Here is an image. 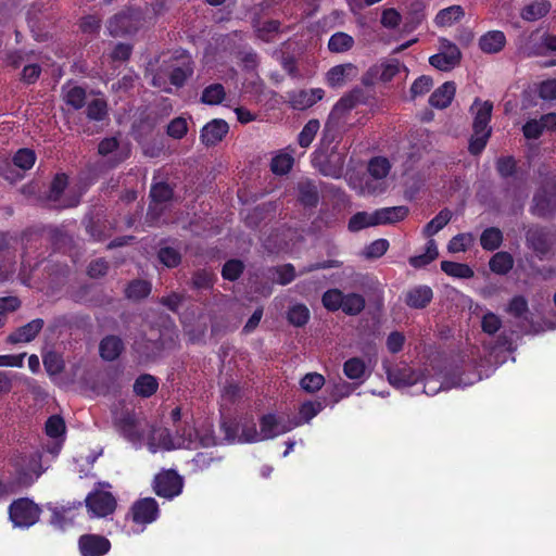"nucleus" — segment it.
<instances>
[{"instance_id": "f257e3e1", "label": "nucleus", "mask_w": 556, "mask_h": 556, "mask_svg": "<svg viewBox=\"0 0 556 556\" xmlns=\"http://www.w3.org/2000/svg\"><path fill=\"white\" fill-rule=\"evenodd\" d=\"M179 334L175 327H151L150 332L137 336L130 345V356L138 366L156 363L165 352L178 346Z\"/></svg>"}, {"instance_id": "f03ea898", "label": "nucleus", "mask_w": 556, "mask_h": 556, "mask_svg": "<svg viewBox=\"0 0 556 556\" xmlns=\"http://www.w3.org/2000/svg\"><path fill=\"white\" fill-rule=\"evenodd\" d=\"M9 519L15 528L28 529L36 525L42 513L40 506L28 497H20L9 505Z\"/></svg>"}, {"instance_id": "7ed1b4c3", "label": "nucleus", "mask_w": 556, "mask_h": 556, "mask_svg": "<svg viewBox=\"0 0 556 556\" xmlns=\"http://www.w3.org/2000/svg\"><path fill=\"white\" fill-rule=\"evenodd\" d=\"M530 213L539 218H551L556 214V182H545L533 194Z\"/></svg>"}, {"instance_id": "20e7f679", "label": "nucleus", "mask_w": 556, "mask_h": 556, "mask_svg": "<svg viewBox=\"0 0 556 556\" xmlns=\"http://www.w3.org/2000/svg\"><path fill=\"white\" fill-rule=\"evenodd\" d=\"M195 68L192 56L186 51L175 54L169 64L168 79L176 88H182L193 76Z\"/></svg>"}, {"instance_id": "39448f33", "label": "nucleus", "mask_w": 556, "mask_h": 556, "mask_svg": "<svg viewBox=\"0 0 556 556\" xmlns=\"http://www.w3.org/2000/svg\"><path fill=\"white\" fill-rule=\"evenodd\" d=\"M184 488L182 478L177 471L169 469L160 472L153 481V490L160 497L172 500L178 496Z\"/></svg>"}, {"instance_id": "423d86ee", "label": "nucleus", "mask_w": 556, "mask_h": 556, "mask_svg": "<svg viewBox=\"0 0 556 556\" xmlns=\"http://www.w3.org/2000/svg\"><path fill=\"white\" fill-rule=\"evenodd\" d=\"M526 244L533 251L538 258L544 260L552 251L549 230L541 225H531L526 230Z\"/></svg>"}, {"instance_id": "0eeeda50", "label": "nucleus", "mask_w": 556, "mask_h": 556, "mask_svg": "<svg viewBox=\"0 0 556 556\" xmlns=\"http://www.w3.org/2000/svg\"><path fill=\"white\" fill-rule=\"evenodd\" d=\"M86 507L93 517H106L114 513L116 500L106 491L90 492L85 498Z\"/></svg>"}, {"instance_id": "6e6552de", "label": "nucleus", "mask_w": 556, "mask_h": 556, "mask_svg": "<svg viewBox=\"0 0 556 556\" xmlns=\"http://www.w3.org/2000/svg\"><path fill=\"white\" fill-rule=\"evenodd\" d=\"M111 541L101 534L86 533L78 539L80 556H104L111 551Z\"/></svg>"}, {"instance_id": "1a4fd4ad", "label": "nucleus", "mask_w": 556, "mask_h": 556, "mask_svg": "<svg viewBox=\"0 0 556 556\" xmlns=\"http://www.w3.org/2000/svg\"><path fill=\"white\" fill-rule=\"evenodd\" d=\"M299 425V422L294 425L289 421L287 422L274 413L265 414L260 418L262 440L264 441L275 439L280 434H285L291 431L295 426Z\"/></svg>"}, {"instance_id": "9d476101", "label": "nucleus", "mask_w": 556, "mask_h": 556, "mask_svg": "<svg viewBox=\"0 0 556 556\" xmlns=\"http://www.w3.org/2000/svg\"><path fill=\"white\" fill-rule=\"evenodd\" d=\"M386 374L390 384L399 389L414 386L420 380V374L406 363L386 367Z\"/></svg>"}, {"instance_id": "9b49d317", "label": "nucleus", "mask_w": 556, "mask_h": 556, "mask_svg": "<svg viewBox=\"0 0 556 556\" xmlns=\"http://www.w3.org/2000/svg\"><path fill=\"white\" fill-rule=\"evenodd\" d=\"M130 514L137 525L152 523L159 518V504L153 497L140 498L132 504Z\"/></svg>"}, {"instance_id": "f8f14e48", "label": "nucleus", "mask_w": 556, "mask_h": 556, "mask_svg": "<svg viewBox=\"0 0 556 556\" xmlns=\"http://www.w3.org/2000/svg\"><path fill=\"white\" fill-rule=\"evenodd\" d=\"M118 432L132 444H140L143 440V430L139 426L138 418L134 412H125L115 421Z\"/></svg>"}, {"instance_id": "ddd939ff", "label": "nucleus", "mask_w": 556, "mask_h": 556, "mask_svg": "<svg viewBox=\"0 0 556 556\" xmlns=\"http://www.w3.org/2000/svg\"><path fill=\"white\" fill-rule=\"evenodd\" d=\"M443 47L445 48V52L431 55L429 58V63L431 66L446 72L460 62L462 53L455 43L446 39L443 40Z\"/></svg>"}, {"instance_id": "4468645a", "label": "nucleus", "mask_w": 556, "mask_h": 556, "mask_svg": "<svg viewBox=\"0 0 556 556\" xmlns=\"http://www.w3.org/2000/svg\"><path fill=\"white\" fill-rule=\"evenodd\" d=\"M545 130H556V113H547L538 119H529L522 126V134L529 140L539 139Z\"/></svg>"}, {"instance_id": "2eb2a0df", "label": "nucleus", "mask_w": 556, "mask_h": 556, "mask_svg": "<svg viewBox=\"0 0 556 556\" xmlns=\"http://www.w3.org/2000/svg\"><path fill=\"white\" fill-rule=\"evenodd\" d=\"M229 125L223 118H214L206 123L200 131V140L205 147H214L228 134Z\"/></svg>"}, {"instance_id": "dca6fc26", "label": "nucleus", "mask_w": 556, "mask_h": 556, "mask_svg": "<svg viewBox=\"0 0 556 556\" xmlns=\"http://www.w3.org/2000/svg\"><path fill=\"white\" fill-rule=\"evenodd\" d=\"M368 101V96L366 91L361 87L353 88L350 92L345 93L343 97L339 99V101L334 104L330 117L332 116H342L349 113L351 110L355 109L359 104H366Z\"/></svg>"}, {"instance_id": "f3484780", "label": "nucleus", "mask_w": 556, "mask_h": 556, "mask_svg": "<svg viewBox=\"0 0 556 556\" xmlns=\"http://www.w3.org/2000/svg\"><path fill=\"white\" fill-rule=\"evenodd\" d=\"M43 327L45 320L42 318H35L11 332L7 338V342L10 344L29 343L35 340Z\"/></svg>"}, {"instance_id": "a211bd4d", "label": "nucleus", "mask_w": 556, "mask_h": 556, "mask_svg": "<svg viewBox=\"0 0 556 556\" xmlns=\"http://www.w3.org/2000/svg\"><path fill=\"white\" fill-rule=\"evenodd\" d=\"M357 67L352 63L339 64L331 67L326 74L327 85L331 88H341L356 77Z\"/></svg>"}, {"instance_id": "6ab92c4d", "label": "nucleus", "mask_w": 556, "mask_h": 556, "mask_svg": "<svg viewBox=\"0 0 556 556\" xmlns=\"http://www.w3.org/2000/svg\"><path fill=\"white\" fill-rule=\"evenodd\" d=\"M433 299V291L429 286L419 285L407 290L405 304L414 309L426 308Z\"/></svg>"}, {"instance_id": "aec40b11", "label": "nucleus", "mask_w": 556, "mask_h": 556, "mask_svg": "<svg viewBox=\"0 0 556 556\" xmlns=\"http://www.w3.org/2000/svg\"><path fill=\"white\" fill-rule=\"evenodd\" d=\"M125 350L124 341L115 334L103 337L99 343V354L103 361H116Z\"/></svg>"}, {"instance_id": "412c9836", "label": "nucleus", "mask_w": 556, "mask_h": 556, "mask_svg": "<svg viewBox=\"0 0 556 556\" xmlns=\"http://www.w3.org/2000/svg\"><path fill=\"white\" fill-rule=\"evenodd\" d=\"M471 110H476L472 123L473 131H489V129H491V127H489V124L492 116L493 103L491 101L481 102L479 99H476L473 104L471 105Z\"/></svg>"}, {"instance_id": "4be33fe9", "label": "nucleus", "mask_w": 556, "mask_h": 556, "mask_svg": "<svg viewBox=\"0 0 556 556\" xmlns=\"http://www.w3.org/2000/svg\"><path fill=\"white\" fill-rule=\"evenodd\" d=\"M160 387V380L157 377L143 372L140 374L134 381L132 392L140 399H150L153 396Z\"/></svg>"}, {"instance_id": "5701e85b", "label": "nucleus", "mask_w": 556, "mask_h": 556, "mask_svg": "<svg viewBox=\"0 0 556 556\" xmlns=\"http://www.w3.org/2000/svg\"><path fill=\"white\" fill-rule=\"evenodd\" d=\"M374 213V224H377V226L391 225L404 220L409 214V208L405 205H399L378 208Z\"/></svg>"}, {"instance_id": "b1692460", "label": "nucleus", "mask_w": 556, "mask_h": 556, "mask_svg": "<svg viewBox=\"0 0 556 556\" xmlns=\"http://www.w3.org/2000/svg\"><path fill=\"white\" fill-rule=\"evenodd\" d=\"M479 48L486 54L501 52L506 46V36L502 30H489L479 38Z\"/></svg>"}, {"instance_id": "393cba45", "label": "nucleus", "mask_w": 556, "mask_h": 556, "mask_svg": "<svg viewBox=\"0 0 556 556\" xmlns=\"http://www.w3.org/2000/svg\"><path fill=\"white\" fill-rule=\"evenodd\" d=\"M455 92V83L445 81L431 93L429 97V104L435 109H446L452 103Z\"/></svg>"}, {"instance_id": "a878e982", "label": "nucleus", "mask_w": 556, "mask_h": 556, "mask_svg": "<svg viewBox=\"0 0 556 556\" xmlns=\"http://www.w3.org/2000/svg\"><path fill=\"white\" fill-rule=\"evenodd\" d=\"M367 367L363 358L354 356L346 359L343 364V374L350 380L357 381L354 386L363 383L367 377Z\"/></svg>"}, {"instance_id": "bb28decb", "label": "nucleus", "mask_w": 556, "mask_h": 556, "mask_svg": "<svg viewBox=\"0 0 556 556\" xmlns=\"http://www.w3.org/2000/svg\"><path fill=\"white\" fill-rule=\"evenodd\" d=\"M464 16L465 10L463 7L454 4L440 10L434 17V23L438 27H448L459 22Z\"/></svg>"}, {"instance_id": "cd10ccee", "label": "nucleus", "mask_w": 556, "mask_h": 556, "mask_svg": "<svg viewBox=\"0 0 556 556\" xmlns=\"http://www.w3.org/2000/svg\"><path fill=\"white\" fill-rule=\"evenodd\" d=\"M298 200L304 207H316L319 202V192L316 185L311 181H301L298 185Z\"/></svg>"}, {"instance_id": "c85d7f7f", "label": "nucleus", "mask_w": 556, "mask_h": 556, "mask_svg": "<svg viewBox=\"0 0 556 556\" xmlns=\"http://www.w3.org/2000/svg\"><path fill=\"white\" fill-rule=\"evenodd\" d=\"M551 7L548 0H534L522 8L520 16L527 22H534L544 17L549 12Z\"/></svg>"}, {"instance_id": "c756f323", "label": "nucleus", "mask_w": 556, "mask_h": 556, "mask_svg": "<svg viewBox=\"0 0 556 556\" xmlns=\"http://www.w3.org/2000/svg\"><path fill=\"white\" fill-rule=\"evenodd\" d=\"M81 506V503H73L72 505L55 506L51 508L50 523L56 528L65 529L67 526L73 523L72 518H67V514L73 509Z\"/></svg>"}, {"instance_id": "7c9ffc66", "label": "nucleus", "mask_w": 556, "mask_h": 556, "mask_svg": "<svg viewBox=\"0 0 556 556\" xmlns=\"http://www.w3.org/2000/svg\"><path fill=\"white\" fill-rule=\"evenodd\" d=\"M452 212L445 207L441 210L422 229V233L427 238H431L442 230L452 219Z\"/></svg>"}, {"instance_id": "2f4dec72", "label": "nucleus", "mask_w": 556, "mask_h": 556, "mask_svg": "<svg viewBox=\"0 0 556 556\" xmlns=\"http://www.w3.org/2000/svg\"><path fill=\"white\" fill-rule=\"evenodd\" d=\"M225 87L220 83H214L202 90L200 101L206 105H218L225 100Z\"/></svg>"}, {"instance_id": "473e14b6", "label": "nucleus", "mask_w": 556, "mask_h": 556, "mask_svg": "<svg viewBox=\"0 0 556 556\" xmlns=\"http://www.w3.org/2000/svg\"><path fill=\"white\" fill-rule=\"evenodd\" d=\"M151 293V283L143 279H134L125 288V296L131 301H140Z\"/></svg>"}, {"instance_id": "72a5a7b5", "label": "nucleus", "mask_w": 556, "mask_h": 556, "mask_svg": "<svg viewBox=\"0 0 556 556\" xmlns=\"http://www.w3.org/2000/svg\"><path fill=\"white\" fill-rule=\"evenodd\" d=\"M365 306L366 300L362 294L350 292L344 294L341 309L345 315L357 316L364 311Z\"/></svg>"}, {"instance_id": "f704fd0d", "label": "nucleus", "mask_w": 556, "mask_h": 556, "mask_svg": "<svg viewBox=\"0 0 556 556\" xmlns=\"http://www.w3.org/2000/svg\"><path fill=\"white\" fill-rule=\"evenodd\" d=\"M503 232L497 227H489L484 229L480 236V244L485 251H495L503 243Z\"/></svg>"}, {"instance_id": "c9c22d12", "label": "nucleus", "mask_w": 556, "mask_h": 556, "mask_svg": "<svg viewBox=\"0 0 556 556\" xmlns=\"http://www.w3.org/2000/svg\"><path fill=\"white\" fill-rule=\"evenodd\" d=\"M489 266L494 274L506 275L514 266V258L508 252H497L490 258Z\"/></svg>"}, {"instance_id": "e433bc0d", "label": "nucleus", "mask_w": 556, "mask_h": 556, "mask_svg": "<svg viewBox=\"0 0 556 556\" xmlns=\"http://www.w3.org/2000/svg\"><path fill=\"white\" fill-rule=\"evenodd\" d=\"M354 43V38L351 35L337 31L328 40V50L333 53H343L351 50Z\"/></svg>"}, {"instance_id": "4c0bfd02", "label": "nucleus", "mask_w": 556, "mask_h": 556, "mask_svg": "<svg viewBox=\"0 0 556 556\" xmlns=\"http://www.w3.org/2000/svg\"><path fill=\"white\" fill-rule=\"evenodd\" d=\"M441 270L447 276L462 279H469L475 275L473 269L469 265L452 261H442Z\"/></svg>"}, {"instance_id": "58836bf2", "label": "nucleus", "mask_w": 556, "mask_h": 556, "mask_svg": "<svg viewBox=\"0 0 556 556\" xmlns=\"http://www.w3.org/2000/svg\"><path fill=\"white\" fill-rule=\"evenodd\" d=\"M68 186V176L64 173H58L51 180L47 192V200L56 203L61 200L62 194Z\"/></svg>"}, {"instance_id": "ea45409f", "label": "nucleus", "mask_w": 556, "mask_h": 556, "mask_svg": "<svg viewBox=\"0 0 556 556\" xmlns=\"http://www.w3.org/2000/svg\"><path fill=\"white\" fill-rule=\"evenodd\" d=\"M309 309L305 304L298 303L289 307L287 319L294 327H303L309 320Z\"/></svg>"}, {"instance_id": "a19ab883", "label": "nucleus", "mask_w": 556, "mask_h": 556, "mask_svg": "<svg viewBox=\"0 0 556 556\" xmlns=\"http://www.w3.org/2000/svg\"><path fill=\"white\" fill-rule=\"evenodd\" d=\"M218 462H220V457H214L212 452H199L190 462L191 471L201 473Z\"/></svg>"}, {"instance_id": "79ce46f5", "label": "nucleus", "mask_w": 556, "mask_h": 556, "mask_svg": "<svg viewBox=\"0 0 556 556\" xmlns=\"http://www.w3.org/2000/svg\"><path fill=\"white\" fill-rule=\"evenodd\" d=\"M86 116L89 121L102 122L108 116V103L102 98L92 99L86 109Z\"/></svg>"}, {"instance_id": "37998d69", "label": "nucleus", "mask_w": 556, "mask_h": 556, "mask_svg": "<svg viewBox=\"0 0 556 556\" xmlns=\"http://www.w3.org/2000/svg\"><path fill=\"white\" fill-rule=\"evenodd\" d=\"M344 294L340 289H329L324 292L321 303L327 311L337 312L342 307Z\"/></svg>"}, {"instance_id": "c03bdc74", "label": "nucleus", "mask_w": 556, "mask_h": 556, "mask_svg": "<svg viewBox=\"0 0 556 556\" xmlns=\"http://www.w3.org/2000/svg\"><path fill=\"white\" fill-rule=\"evenodd\" d=\"M320 128V123L316 118L309 119L298 136V142L302 148H308Z\"/></svg>"}, {"instance_id": "a18cd8bd", "label": "nucleus", "mask_w": 556, "mask_h": 556, "mask_svg": "<svg viewBox=\"0 0 556 556\" xmlns=\"http://www.w3.org/2000/svg\"><path fill=\"white\" fill-rule=\"evenodd\" d=\"M293 163L294 159L292 157V155L281 152L271 159L270 170L275 175L282 176L291 170Z\"/></svg>"}, {"instance_id": "49530a36", "label": "nucleus", "mask_w": 556, "mask_h": 556, "mask_svg": "<svg viewBox=\"0 0 556 556\" xmlns=\"http://www.w3.org/2000/svg\"><path fill=\"white\" fill-rule=\"evenodd\" d=\"M244 268V263L241 260H228L223 265L222 277L228 281H236L242 276Z\"/></svg>"}, {"instance_id": "de8ad7c7", "label": "nucleus", "mask_w": 556, "mask_h": 556, "mask_svg": "<svg viewBox=\"0 0 556 556\" xmlns=\"http://www.w3.org/2000/svg\"><path fill=\"white\" fill-rule=\"evenodd\" d=\"M391 169V164L387 157L375 156L368 163V173L375 179L386 178Z\"/></svg>"}, {"instance_id": "09e8293b", "label": "nucleus", "mask_w": 556, "mask_h": 556, "mask_svg": "<svg viewBox=\"0 0 556 556\" xmlns=\"http://www.w3.org/2000/svg\"><path fill=\"white\" fill-rule=\"evenodd\" d=\"M36 159L37 156L34 150L22 148L14 153L12 162L16 167L28 170L34 166Z\"/></svg>"}, {"instance_id": "8fccbe9b", "label": "nucleus", "mask_w": 556, "mask_h": 556, "mask_svg": "<svg viewBox=\"0 0 556 556\" xmlns=\"http://www.w3.org/2000/svg\"><path fill=\"white\" fill-rule=\"evenodd\" d=\"M150 197L152 202L162 204L173 199L174 189L167 182H156L151 186Z\"/></svg>"}, {"instance_id": "3c124183", "label": "nucleus", "mask_w": 556, "mask_h": 556, "mask_svg": "<svg viewBox=\"0 0 556 556\" xmlns=\"http://www.w3.org/2000/svg\"><path fill=\"white\" fill-rule=\"evenodd\" d=\"M374 222L375 213L357 212L350 218L348 228L350 231L356 232L367 227L377 226Z\"/></svg>"}, {"instance_id": "603ef678", "label": "nucleus", "mask_w": 556, "mask_h": 556, "mask_svg": "<svg viewBox=\"0 0 556 556\" xmlns=\"http://www.w3.org/2000/svg\"><path fill=\"white\" fill-rule=\"evenodd\" d=\"M157 260L167 268H175L181 263L180 252L172 247H162L157 252Z\"/></svg>"}, {"instance_id": "864d4df0", "label": "nucleus", "mask_w": 556, "mask_h": 556, "mask_svg": "<svg viewBox=\"0 0 556 556\" xmlns=\"http://www.w3.org/2000/svg\"><path fill=\"white\" fill-rule=\"evenodd\" d=\"M271 270L276 275L275 281L280 286L291 283L296 277L295 267L290 263L275 266Z\"/></svg>"}, {"instance_id": "5fc2aeb1", "label": "nucleus", "mask_w": 556, "mask_h": 556, "mask_svg": "<svg viewBox=\"0 0 556 556\" xmlns=\"http://www.w3.org/2000/svg\"><path fill=\"white\" fill-rule=\"evenodd\" d=\"M473 243V236L470 232L458 233L454 236L448 244L447 250L451 253L466 252Z\"/></svg>"}, {"instance_id": "6e6d98bb", "label": "nucleus", "mask_w": 556, "mask_h": 556, "mask_svg": "<svg viewBox=\"0 0 556 556\" xmlns=\"http://www.w3.org/2000/svg\"><path fill=\"white\" fill-rule=\"evenodd\" d=\"M86 90L80 86L72 87L65 94L64 99L67 105L74 110H80L86 105Z\"/></svg>"}, {"instance_id": "4d7b16f0", "label": "nucleus", "mask_w": 556, "mask_h": 556, "mask_svg": "<svg viewBox=\"0 0 556 556\" xmlns=\"http://www.w3.org/2000/svg\"><path fill=\"white\" fill-rule=\"evenodd\" d=\"M45 429L48 437L58 439L65 433V421L60 415H52L47 419Z\"/></svg>"}, {"instance_id": "13d9d810", "label": "nucleus", "mask_w": 556, "mask_h": 556, "mask_svg": "<svg viewBox=\"0 0 556 556\" xmlns=\"http://www.w3.org/2000/svg\"><path fill=\"white\" fill-rule=\"evenodd\" d=\"M289 103L292 109L303 111L314 105V100L307 90L293 91L289 93Z\"/></svg>"}, {"instance_id": "bf43d9fd", "label": "nucleus", "mask_w": 556, "mask_h": 556, "mask_svg": "<svg viewBox=\"0 0 556 556\" xmlns=\"http://www.w3.org/2000/svg\"><path fill=\"white\" fill-rule=\"evenodd\" d=\"M492 130L475 132L470 137L468 151L471 155H479L485 149L488 140L491 136Z\"/></svg>"}, {"instance_id": "052dcab7", "label": "nucleus", "mask_w": 556, "mask_h": 556, "mask_svg": "<svg viewBox=\"0 0 556 556\" xmlns=\"http://www.w3.org/2000/svg\"><path fill=\"white\" fill-rule=\"evenodd\" d=\"M324 407V404L319 401H306L302 403L299 408V417L303 422H308L317 416Z\"/></svg>"}, {"instance_id": "680f3d73", "label": "nucleus", "mask_w": 556, "mask_h": 556, "mask_svg": "<svg viewBox=\"0 0 556 556\" xmlns=\"http://www.w3.org/2000/svg\"><path fill=\"white\" fill-rule=\"evenodd\" d=\"M215 282V275L206 269L197 270L192 276V287L198 290L212 289Z\"/></svg>"}, {"instance_id": "e2e57ef3", "label": "nucleus", "mask_w": 556, "mask_h": 556, "mask_svg": "<svg viewBox=\"0 0 556 556\" xmlns=\"http://www.w3.org/2000/svg\"><path fill=\"white\" fill-rule=\"evenodd\" d=\"M324 384L325 378L318 372H308L300 381L301 388L308 393L320 390Z\"/></svg>"}, {"instance_id": "0e129e2a", "label": "nucleus", "mask_w": 556, "mask_h": 556, "mask_svg": "<svg viewBox=\"0 0 556 556\" xmlns=\"http://www.w3.org/2000/svg\"><path fill=\"white\" fill-rule=\"evenodd\" d=\"M188 132V123L186 118L179 116L175 117L169 122L166 128V134L173 139L180 140L182 139Z\"/></svg>"}, {"instance_id": "69168bd1", "label": "nucleus", "mask_w": 556, "mask_h": 556, "mask_svg": "<svg viewBox=\"0 0 556 556\" xmlns=\"http://www.w3.org/2000/svg\"><path fill=\"white\" fill-rule=\"evenodd\" d=\"M496 170L503 178L513 177L517 172V163L513 156H501L496 161Z\"/></svg>"}, {"instance_id": "338daca9", "label": "nucleus", "mask_w": 556, "mask_h": 556, "mask_svg": "<svg viewBox=\"0 0 556 556\" xmlns=\"http://www.w3.org/2000/svg\"><path fill=\"white\" fill-rule=\"evenodd\" d=\"M433 86V80L430 76L421 75L410 86V98L415 99L418 96H424L430 91Z\"/></svg>"}, {"instance_id": "774afa93", "label": "nucleus", "mask_w": 556, "mask_h": 556, "mask_svg": "<svg viewBox=\"0 0 556 556\" xmlns=\"http://www.w3.org/2000/svg\"><path fill=\"white\" fill-rule=\"evenodd\" d=\"M501 327L502 320L496 314L488 312L483 315L481 320V328L484 333L493 336L500 330Z\"/></svg>"}]
</instances>
